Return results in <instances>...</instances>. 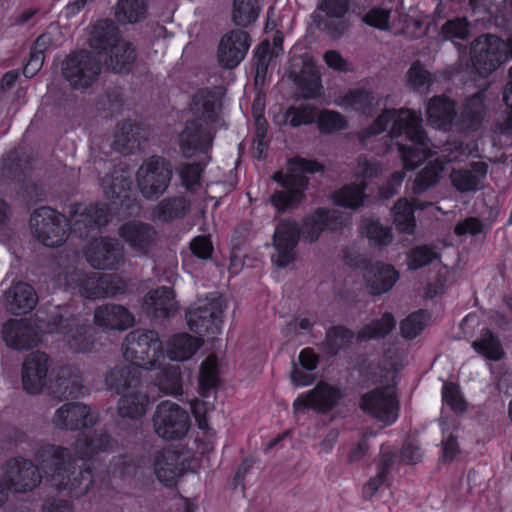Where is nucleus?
<instances>
[{"label":"nucleus","mask_w":512,"mask_h":512,"mask_svg":"<svg viewBox=\"0 0 512 512\" xmlns=\"http://www.w3.org/2000/svg\"><path fill=\"white\" fill-rule=\"evenodd\" d=\"M212 142L211 133L198 119L187 120L179 134V147L187 159L208 153L212 149Z\"/></svg>","instance_id":"19"},{"label":"nucleus","mask_w":512,"mask_h":512,"mask_svg":"<svg viewBox=\"0 0 512 512\" xmlns=\"http://www.w3.org/2000/svg\"><path fill=\"white\" fill-rule=\"evenodd\" d=\"M408 110L385 109L362 131L363 137L369 138L382 134L392 121L394 123L399 117H405Z\"/></svg>","instance_id":"60"},{"label":"nucleus","mask_w":512,"mask_h":512,"mask_svg":"<svg viewBox=\"0 0 512 512\" xmlns=\"http://www.w3.org/2000/svg\"><path fill=\"white\" fill-rule=\"evenodd\" d=\"M324 172V165L314 159L300 156L288 160L286 172L277 171L272 179L282 188L270 196V203L278 213H285L295 209L306 198L309 186V177Z\"/></svg>","instance_id":"2"},{"label":"nucleus","mask_w":512,"mask_h":512,"mask_svg":"<svg viewBox=\"0 0 512 512\" xmlns=\"http://www.w3.org/2000/svg\"><path fill=\"white\" fill-rule=\"evenodd\" d=\"M428 316V312L423 309L410 313L400 323L401 335L409 340L416 338L425 329Z\"/></svg>","instance_id":"64"},{"label":"nucleus","mask_w":512,"mask_h":512,"mask_svg":"<svg viewBox=\"0 0 512 512\" xmlns=\"http://www.w3.org/2000/svg\"><path fill=\"white\" fill-rule=\"evenodd\" d=\"M62 75L75 90L91 87L101 73L100 61L90 52L81 50L68 55L61 64Z\"/></svg>","instance_id":"7"},{"label":"nucleus","mask_w":512,"mask_h":512,"mask_svg":"<svg viewBox=\"0 0 512 512\" xmlns=\"http://www.w3.org/2000/svg\"><path fill=\"white\" fill-rule=\"evenodd\" d=\"M406 76L408 84L414 90L429 89L436 81L435 75L429 72L419 60L411 64Z\"/></svg>","instance_id":"63"},{"label":"nucleus","mask_w":512,"mask_h":512,"mask_svg":"<svg viewBox=\"0 0 512 512\" xmlns=\"http://www.w3.org/2000/svg\"><path fill=\"white\" fill-rule=\"evenodd\" d=\"M350 264L364 270L365 285L372 296H380L389 292L400 277L393 265L382 261L371 262L363 256L351 259Z\"/></svg>","instance_id":"11"},{"label":"nucleus","mask_w":512,"mask_h":512,"mask_svg":"<svg viewBox=\"0 0 512 512\" xmlns=\"http://www.w3.org/2000/svg\"><path fill=\"white\" fill-rule=\"evenodd\" d=\"M190 426L191 421L187 410L176 403L162 400V440H182Z\"/></svg>","instance_id":"22"},{"label":"nucleus","mask_w":512,"mask_h":512,"mask_svg":"<svg viewBox=\"0 0 512 512\" xmlns=\"http://www.w3.org/2000/svg\"><path fill=\"white\" fill-rule=\"evenodd\" d=\"M33 235L47 247L62 245L67 237V219L50 207L36 209L30 217Z\"/></svg>","instance_id":"8"},{"label":"nucleus","mask_w":512,"mask_h":512,"mask_svg":"<svg viewBox=\"0 0 512 512\" xmlns=\"http://www.w3.org/2000/svg\"><path fill=\"white\" fill-rule=\"evenodd\" d=\"M190 211V202L184 196L162 199V222L182 219Z\"/></svg>","instance_id":"59"},{"label":"nucleus","mask_w":512,"mask_h":512,"mask_svg":"<svg viewBox=\"0 0 512 512\" xmlns=\"http://www.w3.org/2000/svg\"><path fill=\"white\" fill-rule=\"evenodd\" d=\"M318 108L311 104L290 106L285 112V118L292 128L315 123Z\"/></svg>","instance_id":"62"},{"label":"nucleus","mask_w":512,"mask_h":512,"mask_svg":"<svg viewBox=\"0 0 512 512\" xmlns=\"http://www.w3.org/2000/svg\"><path fill=\"white\" fill-rule=\"evenodd\" d=\"M302 229L299 223L291 218H283L278 221L272 237L276 255L272 256V262L279 268H285L296 258V247L299 244Z\"/></svg>","instance_id":"12"},{"label":"nucleus","mask_w":512,"mask_h":512,"mask_svg":"<svg viewBox=\"0 0 512 512\" xmlns=\"http://www.w3.org/2000/svg\"><path fill=\"white\" fill-rule=\"evenodd\" d=\"M359 228L361 234L368 239L371 247L385 248L393 241L392 229L384 226L379 219L363 218Z\"/></svg>","instance_id":"43"},{"label":"nucleus","mask_w":512,"mask_h":512,"mask_svg":"<svg viewBox=\"0 0 512 512\" xmlns=\"http://www.w3.org/2000/svg\"><path fill=\"white\" fill-rule=\"evenodd\" d=\"M122 349L124 358L135 367L139 369L158 367L160 340L157 332L133 330L126 335Z\"/></svg>","instance_id":"4"},{"label":"nucleus","mask_w":512,"mask_h":512,"mask_svg":"<svg viewBox=\"0 0 512 512\" xmlns=\"http://www.w3.org/2000/svg\"><path fill=\"white\" fill-rule=\"evenodd\" d=\"M82 389V374L78 368L72 366L60 367L48 386L49 394L58 401L77 398Z\"/></svg>","instance_id":"23"},{"label":"nucleus","mask_w":512,"mask_h":512,"mask_svg":"<svg viewBox=\"0 0 512 512\" xmlns=\"http://www.w3.org/2000/svg\"><path fill=\"white\" fill-rule=\"evenodd\" d=\"M38 300L34 287L22 281L12 283L2 296L4 308L14 315H22L32 311Z\"/></svg>","instance_id":"24"},{"label":"nucleus","mask_w":512,"mask_h":512,"mask_svg":"<svg viewBox=\"0 0 512 512\" xmlns=\"http://www.w3.org/2000/svg\"><path fill=\"white\" fill-rule=\"evenodd\" d=\"M120 235L134 249L144 253L154 241L156 233L148 224L129 222L120 228Z\"/></svg>","instance_id":"41"},{"label":"nucleus","mask_w":512,"mask_h":512,"mask_svg":"<svg viewBox=\"0 0 512 512\" xmlns=\"http://www.w3.org/2000/svg\"><path fill=\"white\" fill-rule=\"evenodd\" d=\"M2 480L8 492L25 494L36 489L42 482V474L31 460L18 456L5 461L1 466Z\"/></svg>","instance_id":"9"},{"label":"nucleus","mask_w":512,"mask_h":512,"mask_svg":"<svg viewBox=\"0 0 512 512\" xmlns=\"http://www.w3.org/2000/svg\"><path fill=\"white\" fill-rule=\"evenodd\" d=\"M149 402L146 393L137 391L124 393L118 400L117 413L121 418L139 419L146 413Z\"/></svg>","instance_id":"42"},{"label":"nucleus","mask_w":512,"mask_h":512,"mask_svg":"<svg viewBox=\"0 0 512 512\" xmlns=\"http://www.w3.org/2000/svg\"><path fill=\"white\" fill-rule=\"evenodd\" d=\"M442 401L456 414L465 413L468 403L465 400L460 385L455 382H444L441 390Z\"/></svg>","instance_id":"58"},{"label":"nucleus","mask_w":512,"mask_h":512,"mask_svg":"<svg viewBox=\"0 0 512 512\" xmlns=\"http://www.w3.org/2000/svg\"><path fill=\"white\" fill-rule=\"evenodd\" d=\"M51 423L62 431H78L94 426L96 418L90 406L82 402H66L56 409Z\"/></svg>","instance_id":"16"},{"label":"nucleus","mask_w":512,"mask_h":512,"mask_svg":"<svg viewBox=\"0 0 512 512\" xmlns=\"http://www.w3.org/2000/svg\"><path fill=\"white\" fill-rule=\"evenodd\" d=\"M207 162L194 161L182 162L177 168L176 172L181 180V185L187 191H193L196 187L201 185L202 176L207 167Z\"/></svg>","instance_id":"51"},{"label":"nucleus","mask_w":512,"mask_h":512,"mask_svg":"<svg viewBox=\"0 0 512 512\" xmlns=\"http://www.w3.org/2000/svg\"><path fill=\"white\" fill-rule=\"evenodd\" d=\"M440 257L436 247L429 244L415 245L406 253L408 269L411 271L424 268Z\"/></svg>","instance_id":"52"},{"label":"nucleus","mask_w":512,"mask_h":512,"mask_svg":"<svg viewBox=\"0 0 512 512\" xmlns=\"http://www.w3.org/2000/svg\"><path fill=\"white\" fill-rule=\"evenodd\" d=\"M426 115L432 127L450 131L457 120V102L445 94L434 95L427 103Z\"/></svg>","instance_id":"25"},{"label":"nucleus","mask_w":512,"mask_h":512,"mask_svg":"<svg viewBox=\"0 0 512 512\" xmlns=\"http://www.w3.org/2000/svg\"><path fill=\"white\" fill-rule=\"evenodd\" d=\"M116 446V441L103 428L81 434L74 445L80 459L91 458L98 453L108 452Z\"/></svg>","instance_id":"29"},{"label":"nucleus","mask_w":512,"mask_h":512,"mask_svg":"<svg viewBox=\"0 0 512 512\" xmlns=\"http://www.w3.org/2000/svg\"><path fill=\"white\" fill-rule=\"evenodd\" d=\"M355 338V333L344 325H333L326 331L320 350L329 357L337 356L342 350L350 347Z\"/></svg>","instance_id":"38"},{"label":"nucleus","mask_w":512,"mask_h":512,"mask_svg":"<svg viewBox=\"0 0 512 512\" xmlns=\"http://www.w3.org/2000/svg\"><path fill=\"white\" fill-rule=\"evenodd\" d=\"M473 350L484 359L498 362L505 357L501 340L490 329L477 340L472 342Z\"/></svg>","instance_id":"47"},{"label":"nucleus","mask_w":512,"mask_h":512,"mask_svg":"<svg viewBox=\"0 0 512 512\" xmlns=\"http://www.w3.org/2000/svg\"><path fill=\"white\" fill-rule=\"evenodd\" d=\"M85 257L95 269H115L123 261L122 247L111 238L93 239L85 251Z\"/></svg>","instance_id":"20"},{"label":"nucleus","mask_w":512,"mask_h":512,"mask_svg":"<svg viewBox=\"0 0 512 512\" xmlns=\"http://www.w3.org/2000/svg\"><path fill=\"white\" fill-rule=\"evenodd\" d=\"M392 138L405 136L411 144L398 143V152L404 168L413 171L427 158L429 139L422 126V118L414 110H408L405 117H399L390 129Z\"/></svg>","instance_id":"3"},{"label":"nucleus","mask_w":512,"mask_h":512,"mask_svg":"<svg viewBox=\"0 0 512 512\" xmlns=\"http://www.w3.org/2000/svg\"><path fill=\"white\" fill-rule=\"evenodd\" d=\"M39 465L50 474L52 487L72 497L85 495L93 484L92 469L88 463L77 465L70 449L44 444L35 453Z\"/></svg>","instance_id":"1"},{"label":"nucleus","mask_w":512,"mask_h":512,"mask_svg":"<svg viewBox=\"0 0 512 512\" xmlns=\"http://www.w3.org/2000/svg\"><path fill=\"white\" fill-rule=\"evenodd\" d=\"M189 452L182 443H170L162 446V472L175 477L182 476L189 465Z\"/></svg>","instance_id":"37"},{"label":"nucleus","mask_w":512,"mask_h":512,"mask_svg":"<svg viewBox=\"0 0 512 512\" xmlns=\"http://www.w3.org/2000/svg\"><path fill=\"white\" fill-rule=\"evenodd\" d=\"M141 382V373L134 365H116L105 375V386L116 394H124L128 389L136 388Z\"/></svg>","instance_id":"32"},{"label":"nucleus","mask_w":512,"mask_h":512,"mask_svg":"<svg viewBox=\"0 0 512 512\" xmlns=\"http://www.w3.org/2000/svg\"><path fill=\"white\" fill-rule=\"evenodd\" d=\"M142 138L138 126L125 122L118 127L113 146L117 152L132 154L140 148Z\"/></svg>","instance_id":"45"},{"label":"nucleus","mask_w":512,"mask_h":512,"mask_svg":"<svg viewBox=\"0 0 512 512\" xmlns=\"http://www.w3.org/2000/svg\"><path fill=\"white\" fill-rule=\"evenodd\" d=\"M223 312L221 301L215 299L190 308L186 313L188 327L200 338L203 336L214 338L222 331Z\"/></svg>","instance_id":"14"},{"label":"nucleus","mask_w":512,"mask_h":512,"mask_svg":"<svg viewBox=\"0 0 512 512\" xmlns=\"http://www.w3.org/2000/svg\"><path fill=\"white\" fill-rule=\"evenodd\" d=\"M443 171L444 166L438 160L428 162L419 170L413 181V193L415 195H421L436 186L440 182Z\"/></svg>","instance_id":"46"},{"label":"nucleus","mask_w":512,"mask_h":512,"mask_svg":"<svg viewBox=\"0 0 512 512\" xmlns=\"http://www.w3.org/2000/svg\"><path fill=\"white\" fill-rule=\"evenodd\" d=\"M259 16L257 0H234L232 7V20L236 26L248 27Z\"/></svg>","instance_id":"56"},{"label":"nucleus","mask_w":512,"mask_h":512,"mask_svg":"<svg viewBox=\"0 0 512 512\" xmlns=\"http://www.w3.org/2000/svg\"><path fill=\"white\" fill-rule=\"evenodd\" d=\"M88 331L89 325L80 317L73 325L72 329L67 330L63 335V339L73 352H88L93 346V340L91 335L88 334Z\"/></svg>","instance_id":"48"},{"label":"nucleus","mask_w":512,"mask_h":512,"mask_svg":"<svg viewBox=\"0 0 512 512\" xmlns=\"http://www.w3.org/2000/svg\"><path fill=\"white\" fill-rule=\"evenodd\" d=\"M94 323L107 330H126L135 324V317L120 304L107 303L94 310Z\"/></svg>","instance_id":"27"},{"label":"nucleus","mask_w":512,"mask_h":512,"mask_svg":"<svg viewBox=\"0 0 512 512\" xmlns=\"http://www.w3.org/2000/svg\"><path fill=\"white\" fill-rule=\"evenodd\" d=\"M345 226L344 213L337 209L317 207L302 219V233L310 243L319 240L324 231L336 232Z\"/></svg>","instance_id":"15"},{"label":"nucleus","mask_w":512,"mask_h":512,"mask_svg":"<svg viewBox=\"0 0 512 512\" xmlns=\"http://www.w3.org/2000/svg\"><path fill=\"white\" fill-rule=\"evenodd\" d=\"M203 344V339L188 333L173 335L168 341V357L173 361H185L192 358Z\"/></svg>","instance_id":"39"},{"label":"nucleus","mask_w":512,"mask_h":512,"mask_svg":"<svg viewBox=\"0 0 512 512\" xmlns=\"http://www.w3.org/2000/svg\"><path fill=\"white\" fill-rule=\"evenodd\" d=\"M132 181L126 177L122 172H114L112 175H107L102 179V187L105 196L112 200H120L121 203L129 201V191L131 189Z\"/></svg>","instance_id":"50"},{"label":"nucleus","mask_w":512,"mask_h":512,"mask_svg":"<svg viewBox=\"0 0 512 512\" xmlns=\"http://www.w3.org/2000/svg\"><path fill=\"white\" fill-rule=\"evenodd\" d=\"M136 59L135 48L124 39L103 52V65L114 73H127Z\"/></svg>","instance_id":"34"},{"label":"nucleus","mask_w":512,"mask_h":512,"mask_svg":"<svg viewBox=\"0 0 512 512\" xmlns=\"http://www.w3.org/2000/svg\"><path fill=\"white\" fill-rule=\"evenodd\" d=\"M122 40L115 22L103 19L93 25L89 36V45L98 53H103Z\"/></svg>","instance_id":"36"},{"label":"nucleus","mask_w":512,"mask_h":512,"mask_svg":"<svg viewBox=\"0 0 512 512\" xmlns=\"http://www.w3.org/2000/svg\"><path fill=\"white\" fill-rule=\"evenodd\" d=\"M146 15V0H118L115 6V18L120 24L140 22Z\"/></svg>","instance_id":"49"},{"label":"nucleus","mask_w":512,"mask_h":512,"mask_svg":"<svg viewBox=\"0 0 512 512\" xmlns=\"http://www.w3.org/2000/svg\"><path fill=\"white\" fill-rule=\"evenodd\" d=\"M49 369V357L46 353L35 351L28 354L22 365L23 389L32 395L39 394L46 384Z\"/></svg>","instance_id":"21"},{"label":"nucleus","mask_w":512,"mask_h":512,"mask_svg":"<svg viewBox=\"0 0 512 512\" xmlns=\"http://www.w3.org/2000/svg\"><path fill=\"white\" fill-rule=\"evenodd\" d=\"M367 187L366 181L344 184L332 192L330 199L337 207L357 211L365 205Z\"/></svg>","instance_id":"35"},{"label":"nucleus","mask_w":512,"mask_h":512,"mask_svg":"<svg viewBox=\"0 0 512 512\" xmlns=\"http://www.w3.org/2000/svg\"><path fill=\"white\" fill-rule=\"evenodd\" d=\"M485 98V91H478L465 100L455 123L458 129L466 131L479 129L486 113Z\"/></svg>","instance_id":"30"},{"label":"nucleus","mask_w":512,"mask_h":512,"mask_svg":"<svg viewBox=\"0 0 512 512\" xmlns=\"http://www.w3.org/2000/svg\"><path fill=\"white\" fill-rule=\"evenodd\" d=\"M417 200L411 203L406 198L398 199L391 209L393 223L400 233L413 234L416 228L415 209H422Z\"/></svg>","instance_id":"40"},{"label":"nucleus","mask_w":512,"mask_h":512,"mask_svg":"<svg viewBox=\"0 0 512 512\" xmlns=\"http://www.w3.org/2000/svg\"><path fill=\"white\" fill-rule=\"evenodd\" d=\"M251 44L248 32L233 29L222 36L218 46L219 63L227 68H236L245 58Z\"/></svg>","instance_id":"18"},{"label":"nucleus","mask_w":512,"mask_h":512,"mask_svg":"<svg viewBox=\"0 0 512 512\" xmlns=\"http://www.w3.org/2000/svg\"><path fill=\"white\" fill-rule=\"evenodd\" d=\"M360 409L383 423L393 425L399 418L400 402L396 390L391 386L375 387L360 397Z\"/></svg>","instance_id":"5"},{"label":"nucleus","mask_w":512,"mask_h":512,"mask_svg":"<svg viewBox=\"0 0 512 512\" xmlns=\"http://www.w3.org/2000/svg\"><path fill=\"white\" fill-rule=\"evenodd\" d=\"M315 124L323 135H331L347 128L348 121L340 112L330 109L317 110Z\"/></svg>","instance_id":"54"},{"label":"nucleus","mask_w":512,"mask_h":512,"mask_svg":"<svg viewBox=\"0 0 512 512\" xmlns=\"http://www.w3.org/2000/svg\"><path fill=\"white\" fill-rule=\"evenodd\" d=\"M195 109L201 113V117L205 121L216 123L218 121V108L220 104L214 98L210 89H202L198 91L192 99Z\"/></svg>","instance_id":"55"},{"label":"nucleus","mask_w":512,"mask_h":512,"mask_svg":"<svg viewBox=\"0 0 512 512\" xmlns=\"http://www.w3.org/2000/svg\"><path fill=\"white\" fill-rule=\"evenodd\" d=\"M470 22L466 17H455L447 20L440 29L441 37L446 41L467 40L470 36Z\"/></svg>","instance_id":"57"},{"label":"nucleus","mask_w":512,"mask_h":512,"mask_svg":"<svg viewBox=\"0 0 512 512\" xmlns=\"http://www.w3.org/2000/svg\"><path fill=\"white\" fill-rule=\"evenodd\" d=\"M344 105L351 107L361 114H371L375 96L372 91L365 88L349 89L342 97Z\"/></svg>","instance_id":"53"},{"label":"nucleus","mask_w":512,"mask_h":512,"mask_svg":"<svg viewBox=\"0 0 512 512\" xmlns=\"http://www.w3.org/2000/svg\"><path fill=\"white\" fill-rule=\"evenodd\" d=\"M344 397L342 390L325 381H319L314 388L300 393L293 402V410L296 415L313 410L317 414H328L338 406Z\"/></svg>","instance_id":"10"},{"label":"nucleus","mask_w":512,"mask_h":512,"mask_svg":"<svg viewBox=\"0 0 512 512\" xmlns=\"http://www.w3.org/2000/svg\"><path fill=\"white\" fill-rule=\"evenodd\" d=\"M198 382L202 394L219 385V368L214 356H208L202 362Z\"/></svg>","instance_id":"61"},{"label":"nucleus","mask_w":512,"mask_h":512,"mask_svg":"<svg viewBox=\"0 0 512 512\" xmlns=\"http://www.w3.org/2000/svg\"><path fill=\"white\" fill-rule=\"evenodd\" d=\"M396 326V320L392 313L384 312L379 319L372 320L360 328L356 334L358 342L379 340L388 336Z\"/></svg>","instance_id":"44"},{"label":"nucleus","mask_w":512,"mask_h":512,"mask_svg":"<svg viewBox=\"0 0 512 512\" xmlns=\"http://www.w3.org/2000/svg\"><path fill=\"white\" fill-rule=\"evenodd\" d=\"M488 165L483 161L470 163L469 168L453 169L450 174L452 186L460 193L475 192L486 178Z\"/></svg>","instance_id":"31"},{"label":"nucleus","mask_w":512,"mask_h":512,"mask_svg":"<svg viewBox=\"0 0 512 512\" xmlns=\"http://www.w3.org/2000/svg\"><path fill=\"white\" fill-rule=\"evenodd\" d=\"M137 185L148 200H157L160 193V160L152 156L137 171Z\"/></svg>","instance_id":"33"},{"label":"nucleus","mask_w":512,"mask_h":512,"mask_svg":"<svg viewBox=\"0 0 512 512\" xmlns=\"http://www.w3.org/2000/svg\"><path fill=\"white\" fill-rule=\"evenodd\" d=\"M108 216L105 204H75L69 212L71 231L79 238L94 237L108 223Z\"/></svg>","instance_id":"13"},{"label":"nucleus","mask_w":512,"mask_h":512,"mask_svg":"<svg viewBox=\"0 0 512 512\" xmlns=\"http://www.w3.org/2000/svg\"><path fill=\"white\" fill-rule=\"evenodd\" d=\"M288 74L301 91L302 98L315 100L323 95L321 76L311 59L294 60L289 67Z\"/></svg>","instance_id":"17"},{"label":"nucleus","mask_w":512,"mask_h":512,"mask_svg":"<svg viewBox=\"0 0 512 512\" xmlns=\"http://www.w3.org/2000/svg\"><path fill=\"white\" fill-rule=\"evenodd\" d=\"M80 316L75 314L69 305H49L44 312H39L37 320L40 327L49 333H60L64 335L67 330L72 329Z\"/></svg>","instance_id":"26"},{"label":"nucleus","mask_w":512,"mask_h":512,"mask_svg":"<svg viewBox=\"0 0 512 512\" xmlns=\"http://www.w3.org/2000/svg\"><path fill=\"white\" fill-rule=\"evenodd\" d=\"M506 60L504 41L494 34L479 37L471 46L470 64L472 72L486 78Z\"/></svg>","instance_id":"6"},{"label":"nucleus","mask_w":512,"mask_h":512,"mask_svg":"<svg viewBox=\"0 0 512 512\" xmlns=\"http://www.w3.org/2000/svg\"><path fill=\"white\" fill-rule=\"evenodd\" d=\"M5 343L16 350H28L36 346L39 336L26 320H10L3 326Z\"/></svg>","instance_id":"28"}]
</instances>
